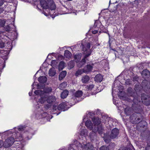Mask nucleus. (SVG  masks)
<instances>
[{
    "label": "nucleus",
    "instance_id": "nucleus-1",
    "mask_svg": "<svg viewBox=\"0 0 150 150\" xmlns=\"http://www.w3.org/2000/svg\"><path fill=\"white\" fill-rule=\"evenodd\" d=\"M40 4L41 7L45 9H49L51 10H54L56 6L53 0H40Z\"/></svg>",
    "mask_w": 150,
    "mask_h": 150
},
{
    "label": "nucleus",
    "instance_id": "nucleus-2",
    "mask_svg": "<svg viewBox=\"0 0 150 150\" xmlns=\"http://www.w3.org/2000/svg\"><path fill=\"white\" fill-rule=\"evenodd\" d=\"M142 120V117L139 113H134L130 117V121L133 124H138Z\"/></svg>",
    "mask_w": 150,
    "mask_h": 150
},
{
    "label": "nucleus",
    "instance_id": "nucleus-3",
    "mask_svg": "<svg viewBox=\"0 0 150 150\" xmlns=\"http://www.w3.org/2000/svg\"><path fill=\"white\" fill-rule=\"evenodd\" d=\"M34 93L37 95H39L41 97V98L39 100V102L41 104L44 103L46 101V97L44 95V92L40 90H37L34 91Z\"/></svg>",
    "mask_w": 150,
    "mask_h": 150
},
{
    "label": "nucleus",
    "instance_id": "nucleus-4",
    "mask_svg": "<svg viewBox=\"0 0 150 150\" xmlns=\"http://www.w3.org/2000/svg\"><path fill=\"white\" fill-rule=\"evenodd\" d=\"M14 142V139L12 137L8 138L6 140L4 143L3 146L5 148H8L13 144Z\"/></svg>",
    "mask_w": 150,
    "mask_h": 150
},
{
    "label": "nucleus",
    "instance_id": "nucleus-5",
    "mask_svg": "<svg viewBox=\"0 0 150 150\" xmlns=\"http://www.w3.org/2000/svg\"><path fill=\"white\" fill-rule=\"evenodd\" d=\"M119 130L115 128L111 131L109 135L110 138L112 139L116 138L118 137L119 134Z\"/></svg>",
    "mask_w": 150,
    "mask_h": 150
},
{
    "label": "nucleus",
    "instance_id": "nucleus-6",
    "mask_svg": "<svg viewBox=\"0 0 150 150\" xmlns=\"http://www.w3.org/2000/svg\"><path fill=\"white\" fill-rule=\"evenodd\" d=\"M141 99L143 103L146 105H149L150 104V98L146 95H142Z\"/></svg>",
    "mask_w": 150,
    "mask_h": 150
},
{
    "label": "nucleus",
    "instance_id": "nucleus-7",
    "mask_svg": "<svg viewBox=\"0 0 150 150\" xmlns=\"http://www.w3.org/2000/svg\"><path fill=\"white\" fill-rule=\"evenodd\" d=\"M91 52L89 50V53L85 54L84 58L82 59L81 61L78 64V67H81L85 63L86 59H87V58L91 55Z\"/></svg>",
    "mask_w": 150,
    "mask_h": 150
},
{
    "label": "nucleus",
    "instance_id": "nucleus-8",
    "mask_svg": "<svg viewBox=\"0 0 150 150\" xmlns=\"http://www.w3.org/2000/svg\"><path fill=\"white\" fill-rule=\"evenodd\" d=\"M82 45L83 47V50L85 52L86 51V54L89 53V50L91 52L90 50V45L89 43L87 42L85 45H83V44H82Z\"/></svg>",
    "mask_w": 150,
    "mask_h": 150
},
{
    "label": "nucleus",
    "instance_id": "nucleus-9",
    "mask_svg": "<svg viewBox=\"0 0 150 150\" xmlns=\"http://www.w3.org/2000/svg\"><path fill=\"white\" fill-rule=\"evenodd\" d=\"M93 66L90 64L87 65L83 69V73H87L91 71L93 69Z\"/></svg>",
    "mask_w": 150,
    "mask_h": 150
},
{
    "label": "nucleus",
    "instance_id": "nucleus-10",
    "mask_svg": "<svg viewBox=\"0 0 150 150\" xmlns=\"http://www.w3.org/2000/svg\"><path fill=\"white\" fill-rule=\"evenodd\" d=\"M142 75L144 78H148L150 75V72L147 69H144L142 71Z\"/></svg>",
    "mask_w": 150,
    "mask_h": 150
},
{
    "label": "nucleus",
    "instance_id": "nucleus-11",
    "mask_svg": "<svg viewBox=\"0 0 150 150\" xmlns=\"http://www.w3.org/2000/svg\"><path fill=\"white\" fill-rule=\"evenodd\" d=\"M103 79V76L100 74H97L96 76L94 78L95 81L97 82H101L102 81Z\"/></svg>",
    "mask_w": 150,
    "mask_h": 150
},
{
    "label": "nucleus",
    "instance_id": "nucleus-12",
    "mask_svg": "<svg viewBox=\"0 0 150 150\" xmlns=\"http://www.w3.org/2000/svg\"><path fill=\"white\" fill-rule=\"evenodd\" d=\"M90 78L88 75H86L82 77L81 81L84 83H87L89 80Z\"/></svg>",
    "mask_w": 150,
    "mask_h": 150
},
{
    "label": "nucleus",
    "instance_id": "nucleus-13",
    "mask_svg": "<svg viewBox=\"0 0 150 150\" xmlns=\"http://www.w3.org/2000/svg\"><path fill=\"white\" fill-rule=\"evenodd\" d=\"M56 100L54 96H51L49 97L47 99V102L49 103H52L54 102Z\"/></svg>",
    "mask_w": 150,
    "mask_h": 150
},
{
    "label": "nucleus",
    "instance_id": "nucleus-14",
    "mask_svg": "<svg viewBox=\"0 0 150 150\" xmlns=\"http://www.w3.org/2000/svg\"><path fill=\"white\" fill-rule=\"evenodd\" d=\"M92 121L93 124L95 125H98L101 122L98 118L95 117L92 118Z\"/></svg>",
    "mask_w": 150,
    "mask_h": 150
},
{
    "label": "nucleus",
    "instance_id": "nucleus-15",
    "mask_svg": "<svg viewBox=\"0 0 150 150\" xmlns=\"http://www.w3.org/2000/svg\"><path fill=\"white\" fill-rule=\"evenodd\" d=\"M38 81L41 83H45L47 80V78L44 76H42L38 78Z\"/></svg>",
    "mask_w": 150,
    "mask_h": 150
},
{
    "label": "nucleus",
    "instance_id": "nucleus-16",
    "mask_svg": "<svg viewBox=\"0 0 150 150\" xmlns=\"http://www.w3.org/2000/svg\"><path fill=\"white\" fill-rule=\"evenodd\" d=\"M85 125L90 130L92 129L93 124L91 121L87 120L86 122Z\"/></svg>",
    "mask_w": 150,
    "mask_h": 150
},
{
    "label": "nucleus",
    "instance_id": "nucleus-17",
    "mask_svg": "<svg viewBox=\"0 0 150 150\" xmlns=\"http://www.w3.org/2000/svg\"><path fill=\"white\" fill-rule=\"evenodd\" d=\"M93 146L90 143H88L84 146V150H93Z\"/></svg>",
    "mask_w": 150,
    "mask_h": 150
},
{
    "label": "nucleus",
    "instance_id": "nucleus-18",
    "mask_svg": "<svg viewBox=\"0 0 150 150\" xmlns=\"http://www.w3.org/2000/svg\"><path fill=\"white\" fill-rule=\"evenodd\" d=\"M67 74V72L65 71H63L60 73L59 76V80H62L64 78Z\"/></svg>",
    "mask_w": 150,
    "mask_h": 150
},
{
    "label": "nucleus",
    "instance_id": "nucleus-19",
    "mask_svg": "<svg viewBox=\"0 0 150 150\" xmlns=\"http://www.w3.org/2000/svg\"><path fill=\"white\" fill-rule=\"evenodd\" d=\"M69 94V91L65 90L61 94V97L62 98L64 99L67 97Z\"/></svg>",
    "mask_w": 150,
    "mask_h": 150
},
{
    "label": "nucleus",
    "instance_id": "nucleus-20",
    "mask_svg": "<svg viewBox=\"0 0 150 150\" xmlns=\"http://www.w3.org/2000/svg\"><path fill=\"white\" fill-rule=\"evenodd\" d=\"M56 74V71L54 68H53L50 69L49 71V74L50 76H54Z\"/></svg>",
    "mask_w": 150,
    "mask_h": 150
},
{
    "label": "nucleus",
    "instance_id": "nucleus-21",
    "mask_svg": "<svg viewBox=\"0 0 150 150\" xmlns=\"http://www.w3.org/2000/svg\"><path fill=\"white\" fill-rule=\"evenodd\" d=\"M66 106V104L65 103H62L59 105L58 109L59 110H62L65 108Z\"/></svg>",
    "mask_w": 150,
    "mask_h": 150
},
{
    "label": "nucleus",
    "instance_id": "nucleus-22",
    "mask_svg": "<svg viewBox=\"0 0 150 150\" xmlns=\"http://www.w3.org/2000/svg\"><path fill=\"white\" fill-rule=\"evenodd\" d=\"M64 56L67 58L69 59L71 57V54L69 51L66 50L65 51Z\"/></svg>",
    "mask_w": 150,
    "mask_h": 150
},
{
    "label": "nucleus",
    "instance_id": "nucleus-23",
    "mask_svg": "<svg viewBox=\"0 0 150 150\" xmlns=\"http://www.w3.org/2000/svg\"><path fill=\"white\" fill-rule=\"evenodd\" d=\"M83 94V92L81 91H78L74 93L75 96L77 98L80 97Z\"/></svg>",
    "mask_w": 150,
    "mask_h": 150
},
{
    "label": "nucleus",
    "instance_id": "nucleus-24",
    "mask_svg": "<svg viewBox=\"0 0 150 150\" xmlns=\"http://www.w3.org/2000/svg\"><path fill=\"white\" fill-rule=\"evenodd\" d=\"M44 91H43L44 92V95H45V93H49L51 92L52 89L50 87H47L45 88Z\"/></svg>",
    "mask_w": 150,
    "mask_h": 150
},
{
    "label": "nucleus",
    "instance_id": "nucleus-25",
    "mask_svg": "<svg viewBox=\"0 0 150 150\" xmlns=\"http://www.w3.org/2000/svg\"><path fill=\"white\" fill-rule=\"evenodd\" d=\"M67 86V83L64 82L60 84L59 86V88L61 90H63Z\"/></svg>",
    "mask_w": 150,
    "mask_h": 150
},
{
    "label": "nucleus",
    "instance_id": "nucleus-26",
    "mask_svg": "<svg viewBox=\"0 0 150 150\" xmlns=\"http://www.w3.org/2000/svg\"><path fill=\"white\" fill-rule=\"evenodd\" d=\"M132 98L133 102L135 104H137L140 101L139 97H137L134 98L133 97Z\"/></svg>",
    "mask_w": 150,
    "mask_h": 150
},
{
    "label": "nucleus",
    "instance_id": "nucleus-27",
    "mask_svg": "<svg viewBox=\"0 0 150 150\" xmlns=\"http://www.w3.org/2000/svg\"><path fill=\"white\" fill-rule=\"evenodd\" d=\"M65 63L63 61L61 62L59 64V69L62 70L64 67Z\"/></svg>",
    "mask_w": 150,
    "mask_h": 150
},
{
    "label": "nucleus",
    "instance_id": "nucleus-28",
    "mask_svg": "<svg viewBox=\"0 0 150 150\" xmlns=\"http://www.w3.org/2000/svg\"><path fill=\"white\" fill-rule=\"evenodd\" d=\"M98 131L100 134H102L103 131V127L101 125H100L98 127Z\"/></svg>",
    "mask_w": 150,
    "mask_h": 150
},
{
    "label": "nucleus",
    "instance_id": "nucleus-29",
    "mask_svg": "<svg viewBox=\"0 0 150 150\" xmlns=\"http://www.w3.org/2000/svg\"><path fill=\"white\" fill-rule=\"evenodd\" d=\"M125 113L127 115H129L130 113V108L128 106L126 107L124 110Z\"/></svg>",
    "mask_w": 150,
    "mask_h": 150
},
{
    "label": "nucleus",
    "instance_id": "nucleus-30",
    "mask_svg": "<svg viewBox=\"0 0 150 150\" xmlns=\"http://www.w3.org/2000/svg\"><path fill=\"white\" fill-rule=\"evenodd\" d=\"M81 53H79L77 54L74 56V58L75 59H77V60H79L81 57Z\"/></svg>",
    "mask_w": 150,
    "mask_h": 150
},
{
    "label": "nucleus",
    "instance_id": "nucleus-31",
    "mask_svg": "<svg viewBox=\"0 0 150 150\" xmlns=\"http://www.w3.org/2000/svg\"><path fill=\"white\" fill-rule=\"evenodd\" d=\"M89 136L91 139L93 140L94 138L96 137V134L94 132H92L90 134Z\"/></svg>",
    "mask_w": 150,
    "mask_h": 150
},
{
    "label": "nucleus",
    "instance_id": "nucleus-32",
    "mask_svg": "<svg viewBox=\"0 0 150 150\" xmlns=\"http://www.w3.org/2000/svg\"><path fill=\"white\" fill-rule=\"evenodd\" d=\"M120 98L121 99H123V100H125L129 102H131L132 101L133 102V100H132L130 97L126 98L125 97H123L121 96Z\"/></svg>",
    "mask_w": 150,
    "mask_h": 150
},
{
    "label": "nucleus",
    "instance_id": "nucleus-33",
    "mask_svg": "<svg viewBox=\"0 0 150 150\" xmlns=\"http://www.w3.org/2000/svg\"><path fill=\"white\" fill-rule=\"evenodd\" d=\"M83 72V69H79L77 70L75 74V75L76 76H77L79 75H81Z\"/></svg>",
    "mask_w": 150,
    "mask_h": 150
},
{
    "label": "nucleus",
    "instance_id": "nucleus-34",
    "mask_svg": "<svg viewBox=\"0 0 150 150\" xmlns=\"http://www.w3.org/2000/svg\"><path fill=\"white\" fill-rule=\"evenodd\" d=\"M100 150H109V148L108 147L102 146L100 149Z\"/></svg>",
    "mask_w": 150,
    "mask_h": 150
},
{
    "label": "nucleus",
    "instance_id": "nucleus-35",
    "mask_svg": "<svg viewBox=\"0 0 150 150\" xmlns=\"http://www.w3.org/2000/svg\"><path fill=\"white\" fill-rule=\"evenodd\" d=\"M86 130H84L83 129H81V130L80 132V134L81 136H83V135H84L86 133Z\"/></svg>",
    "mask_w": 150,
    "mask_h": 150
},
{
    "label": "nucleus",
    "instance_id": "nucleus-36",
    "mask_svg": "<svg viewBox=\"0 0 150 150\" xmlns=\"http://www.w3.org/2000/svg\"><path fill=\"white\" fill-rule=\"evenodd\" d=\"M104 141L107 143H108L110 142V139L109 138L105 137L104 138Z\"/></svg>",
    "mask_w": 150,
    "mask_h": 150
},
{
    "label": "nucleus",
    "instance_id": "nucleus-37",
    "mask_svg": "<svg viewBox=\"0 0 150 150\" xmlns=\"http://www.w3.org/2000/svg\"><path fill=\"white\" fill-rule=\"evenodd\" d=\"M5 23V22L4 21L0 20V27H3Z\"/></svg>",
    "mask_w": 150,
    "mask_h": 150
},
{
    "label": "nucleus",
    "instance_id": "nucleus-38",
    "mask_svg": "<svg viewBox=\"0 0 150 150\" xmlns=\"http://www.w3.org/2000/svg\"><path fill=\"white\" fill-rule=\"evenodd\" d=\"M25 128V127L22 126H19L18 127V130L19 131H23L24 130Z\"/></svg>",
    "mask_w": 150,
    "mask_h": 150
},
{
    "label": "nucleus",
    "instance_id": "nucleus-39",
    "mask_svg": "<svg viewBox=\"0 0 150 150\" xmlns=\"http://www.w3.org/2000/svg\"><path fill=\"white\" fill-rule=\"evenodd\" d=\"M68 65H71V66L70 67L71 68H72L74 67V64L73 62H70L68 64Z\"/></svg>",
    "mask_w": 150,
    "mask_h": 150
},
{
    "label": "nucleus",
    "instance_id": "nucleus-40",
    "mask_svg": "<svg viewBox=\"0 0 150 150\" xmlns=\"http://www.w3.org/2000/svg\"><path fill=\"white\" fill-rule=\"evenodd\" d=\"M4 47V42L1 41L0 42V48H3Z\"/></svg>",
    "mask_w": 150,
    "mask_h": 150
},
{
    "label": "nucleus",
    "instance_id": "nucleus-41",
    "mask_svg": "<svg viewBox=\"0 0 150 150\" xmlns=\"http://www.w3.org/2000/svg\"><path fill=\"white\" fill-rule=\"evenodd\" d=\"M125 83L127 85H129L131 84V81L129 79L127 80L126 81Z\"/></svg>",
    "mask_w": 150,
    "mask_h": 150
},
{
    "label": "nucleus",
    "instance_id": "nucleus-42",
    "mask_svg": "<svg viewBox=\"0 0 150 150\" xmlns=\"http://www.w3.org/2000/svg\"><path fill=\"white\" fill-rule=\"evenodd\" d=\"M94 87V85H90L88 86V89H92Z\"/></svg>",
    "mask_w": 150,
    "mask_h": 150
},
{
    "label": "nucleus",
    "instance_id": "nucleus-43",
    "mask_svg": "<svg viewBox=\"0 0 150 150\" xmlns=\"http://www.w3.org/2000/svg\"><path fill=\"white\" fill-rule=\"evenodd\" d=\"M3 142L1 140H0V148L3 145Z\"/></svg>",
    "mask_w": 150,
    "mask_h": 150
},
{
    "label": "nucleus",
    "instance_id": "nucleus-44",
    "mask_svg": "<svg viewBox=\"0 0 150 150\" xmlns=\"http://www.w3.org/2000/svg\"><path fill=\"white\" fill-rule=\"evenodd\" d=\"M117 5L115 7V9L113 10L112 9H111V11L112 12H115L116 11V10H117Z\"/></svg>",
    "mask_w": 150,
    "mask_h": 150
},
{
    "label": "nucleus",
    "instance_id": "nucleus-45",
    "mask_svg": "<svg viewBox=\"0 0 150 150\" xmlns=\"http://www.w3.org/2000/svg\"><path fill=\"white\" fill-rule=\"evenodd\" d=\"M98 32L97 30H94L92 31V33L94 34H96Z\"/></svg>",
    "mask_w": 150,
    "mask_h": 150
},
{
    "label": "nucleus",
    "instance_id": "nucleus-46",
    "mask_svg": "<svg viewBox=\"0 0 150 150\" xmlns=\"http://www.w3.org/2000/svg\"><path fill=\"white\" fill-rule=\"evenodd\" d=\"M3 4V0H0V6L2 5Z\"/></svg>",
    "mask_w": 150,
    "mask_h": 150
},
{
    "label": "nucleus",
    "instance_id": "nucleus-47",
    "mask_svg": "<svg viewBox=\"0 0 150 150\" xmlns=\"http://www.w3.org/2000/svg\"><path fill=\"white\" fill-rule=\"evenodd\" d=\"M4 10L2 8H0V13L2 12Z\"/></svg>",
    "mask_w": 150,
    "mask_h": 150
},
{
    "label": "nucleus",
    "instance_id": "nucleus-48",
    "mask_svg": "<svg viewBox=\"0 0 150 150\" xmlns=\"http://www.w3.org/2000/svg\"><path fill=\"white\" fill-rule=\"evenodd\" d=\"M43 13L46 16H48V14H47V13H46L45 12H43Z\"/></svg>",
    "mask_w": 150,
    "mask_h": 150
},
{
    "label": "nucleus",
    "instance_id": "nucleus-49",
    "mask_svg": "<svg viewBox=\"0 0 150 150\" xmlns=\"http://www.w3.org/2000/svg\"><path fill=\"white\" fill-rule=\"evenodd\" d=\"M94 26L95 27H97V23L96 22H95V23Z\"/></svg>",
    "mask_w": 150,
    "mask_h": 150
},
{
    "label": "nucleus",
    "instance_id": "nucleus-50",
    "mask_svg": "<svg viewBox=\"0 0 150 150\" xmlns=\"http://www.w3.org/2000/svg\"><path fill=\"white\" fill-rule=\"evenodd\" d=\"M122 150H126V149H123ZM130 150V149H129V150Z\"/></svg>",
    "mask_w": 150,
    "mask_h": 150
},
{
    "label": "nucleus",
    "instance_id": "nucleus-51",
    "mask_svg": "<svg viewBox=\"0 0 150 150\" xmlns=\"http://www.w3.org/2000/svg\"><path fill=\"white\" fill-rule=\"evenodd\" d=\"M49 105H46V106H47V107L48 108V106Z\"/></svg>",
    "mask_w": 150,
    "mask_h": 150
},
{
    "label": "nucleus",
    "instance_id": "nucleus-52",
    "mask_svg": "<svg viewBox=\"0 0 150 150\" xmlns=\"http://www.w3.org/2000/svg\"><path fill=\"white\" fill-rule=\"evenodd\" d=\"M29 96H30V93H29Z\"/></svg>",
    "mask_w": 150,
    "mask_h": 150
},
{
    "label": "nucleus",
    "instance_id": "nucleus-53",
    "mask_svg": "<svg viewBox=\"0 0 150 150\" xmlns=\"http://www.w3.org/2000/svg\"><path fill=\"white\" fill-rule=\"evenodd\" d=\"M29 96H30V93H29Z\"/></svg>",
    "mask_w": 150,
    "mask_h": 150
},
{
    "label": "nucleus",
    "instance_id": "nucleus-54",
    "mask_svg": "<svg viewBox=\"0 0 150 150\" xmlns=\"http://www.w3.org/2000/svg\"><path fill=\"white\" fill-rule=\"evenodd\" d=\"M147 143H148V141H147Z\"/></svg>",
    "mask_w": 150,
    "mask_h": 150
}]
</instances>
